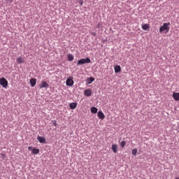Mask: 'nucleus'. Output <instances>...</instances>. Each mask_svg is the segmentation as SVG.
Instances as JSON below:
<instances>
[{"mask_svg":"<svg viewBox=\"0 0 179 179\" xmlns=\"http://www.w3.org/2000/svg\"><path fill=\"white\" fill-rule=\"evenodd\" d=\"M48 87H50V85H48V82H45V81H43L42 82L41 86H40V88L41 89H48Z\"/></svg>","mask_w":179,"mask_h":179,"instance_id":"obj_5","label":"nucleus"},{"mask_svg":"<svg viewBox=\"0 0 179 179\" xmlns=\"http://www.w3.org/2000/svg\"><path fill=\"white\" fill-rule=\"evenodd\" d=\"M29 82L31 87H34L36 86V84L37 83V80L36 78H31Z\"/></svg>","mask_w":179,"mask_h":179,"instance_id":"obj_7","label":"nucleus"},{"mask_svg":"<svg viewBox=\"0 0 179 179\" xmlns=\"http://www.w3.org/2000/svg\"><path fill=\"white\" fill-rule=\"evenodd\" d=\"M0 85L2 87L6 89L8 87V80L5 78H0Z\"/></svg>","mask_w":179,"mask_h":179,"instance_id":"obj_3","label":"nucleus"},{"mask_svg":"<svg viewBox=\"0 0 179 179\" xmlns=\"http://www.w3.org/2000/svg\"><path fill=\"white\" fill-rule=\"evenodd\" d=\"M5 1H9V0H5Z\"/></svg>","mask_w":179,"mask_h":179,"instance_id":"obj_27","label":"nucleus"},{"mask_svg":"<svg viewBox=\"0 0 179 179\" xmlns=\"http://www.w3.org/2000/svg\"><path fill=\"white\" fill-rule=\"evenodd\" d=\"M98 113H101V110H99Z\"/></svg>","mask_w":179,"mask_h":179,"instance_id":"obj_25","label":"nucleus"},{"mask_svg":"<svg viewBox=\"0 0 179 179\" xmlns=\"http://www.w3.org/2000/svg\"><path fill=\"white\" fill-rule=\"evenodd\" d=\"M114 70H115V73H120V72H121V66L116 65L114 67Z\"/></svg>","mask_w":179,"mask_h":179,"instance_id":"obj_11","label":"nucleus"},{"mask_svg":"<svg viewBox=\"0 0 179 179\" xmlns=\"http://www.w3.org/2000/svg\"><path fill=\"white\" fill-rule=\"evenodd\" d=\"M24 61H23V58L20 57L17 59V64H23Z\"/></svg>","mask_w":179,"mask_h":179,"instance_id":"obj_18","label":"nucleus"},{"mask_svg":"<svg viewBox=\"0 0 179 179\" xmlns=\"http://www.w3.org/2000/svg\"><path fill=\"white\" fill-rule=\"evenodd\" d=\"M32 153L33 155H38V153H40V150L37 148H33Z\"/></svg>","mask_w":179,"mask_h":179,"instance_id":"obj_17","label":"nucleus"},{"mask_svg":"<svg viewBox=\"0 0 179 179\" xmlns=\"http://www.w3.org/2000/svg\"><path fill=\"white\" fill-rule=\"evenodd\" d=\"M138 153V150L137 149H133L132 150V155L134 156H136V155Z\"/></svg>","mask_w":179,"mask_h":179,"instance_id":"obj_20","label":"nucleus"},{"mask_svg":"<svg viewBox=\"0 0 179 179\" xmlns=\"http://www.w3.org/2000/svg\"><path fill=\"white\" fill-rule=\"evenodd\" d=\"M37 141L40 142V143H45V138L38 136L37 137Z\"/></svg>","mask_w":179,"mask_h":179,"instance_id":"obj_9","label":"nucleus"},{"mask_svg":"<svg viewBox=\"0 0 179 179\" xmlns=\"http://www.w3.org/2000/svg\"><path fill=\"white\" fill-rule=\"evenodd\" d=\"M78 3H80V6H83V0H78Z\"/></svg>","mask_w":179,"mask_h":179,"instance_id":"obj_22","label":"nucleus"},{"mask_svg":"<svg viewBox=\"0 0 179 179\" xmlns=\"http://www.w3.org/2000/svg\"><path fill=\"white\" fill-rule=\"evenodd\" d=\"M93 82H94V78L90 77V78H87V85H92V83H93Z\"/></svg>","mask_w":179,"mask_h":179,"instance_id":"obj_14","label":"nucleus"},{"mask_svg":"<svg viewBox=\"0 0 179 179\" xmlns=\"http://www.w3.org/2000/svg\"><path fill=\"white\" fill-rule=\"evenodd\" d=\"M98 117L100 120H104V118H106V116L104 115V113H98Z\"/></svg>","mask_w":179,"mask_h":179,"instance_id":"obj_16","label":"nucleus"},{"mask_svg":"<svg viewBox=\"0 0 179 179\" xmlns=\"http://www.w3.org/2000/svg\"><path fill=\"white\" fill-rule=\"evenodd\" d=\"M150 27L148 25V24H144L141 26V29L143 30H149Z\"/></svg>","mask_w":179,"mask_h":179,"instance_id":"obj_15","label":"nucleus"},{"mask_svg":"<svg viewBox=\"0 0 179 179\" xmlns=\"http://www.w3.org/2000/svg\"><path fill=\"white\" fill-rule=\"evenodd\" d=\"M74 83L75 82L73 81V78L72 77L67 78V80H66V86H69L70 87H72Z\"/></svg>","mask_w":179,"mask_h":179,"instance_id":"obj_4","label":"nucleus"},{"mask_svg":"<svg viewBox=\"0 0 179 179\" xmlns=\"http://www.w3.org/2000/svg\"><path fill=\"white\" fill-rule=\"evenodd\" d=\"M172 96H173L174 100H176V101H179V93L173 92Z\"/></svg>","mask_w":179,"mask_h":179,"instance_id":"obj_12","label":"nucleus"},{"mask_svg":"<svg viewBox=\"0 0 179 179\" xmlns=\"http://www.w3.org/2000/svg\"><path fill=\"white\" fill-rule=\"evenodd\" d=\"M98 109L96 107H92L91 108V113H97Z\"/></svg>","mask_w":179,"mask_h":179,"instance_id":"obj_19","label":"nucleus"},{"mask_svg":"<svg viewBox=\"0 0 179 179\" xmlns=\"http://www.w3.org/2000/svg\"><path fill=\"white\" fill-rule=\"evenodd\" d=\"M52 122H53L52 124H53L54 127H57V121L55 120Z\"/></svg>","mask_w":179,"mask_h":179,"instance_id":"obj_23","label":"nucleus"},{"mask_svg":"<svg viewBox=\"0 0 179 179\" xmlns=\"http://www.w3.org/2000/svg\"><path fill=\"white\" fill-rule=\"evenodd\" d=\"M77 106H78V103H76V102H73L69 104V108L71 110H75V108H76Z\"/></svg>","mask_w":179,"mask_h":179,"instance_id":"obj_13","label":"nucleus"},{"mask_svg":"<svg viewBox=\"0 0 179 179\" xmlns=\"http://www.w3.org/2000/svg\"><path fill=\"white\" fill-rule=\"evenodd\" d=\"M84 94L85 96H86L87 97H90V96H92V90L90 89H87L84 91Z\"/></svg>","mask_w":179,"mask_h":179,"instance_id":"obj_6","label":"nucleus"},{"mask_svg":"<svg viewBox=\"0 0 179 179\" xmlns=\"http://www.w3.org/2000/svg\"><path fill=\"white\" fill-rule=\"evenodd\" d=\"M112 150H113V153H117L118 145H117V144L112 145Z\"/></svg>","mask_w":179,"mask_h":179,"instance_id":"obj_8","label":"nucleus"},{"mask_svg":"<svg viewBox=\"0 0 179 179\" xmlns=\"http://www.w3.org/2000/svg\"><path fill=\"white\" fill-rule=\"evenodd\" d=\"M126 144H127V143L125 141H122L120 143L121 148H125Z\"/></svg>","mask_w":179,"mask_h":179,"instance_id":"obj_21","label":"nucleus"},{"mask_svg":"<svg viewBox=\"0 0 179 179\" xmlns=\"http://www.w3.org/2000/svg\"><path fill=\"white\" fill-rule=\"evenodd\" d=\"M176 179H179V178H176Z\"/></svg>","mask_w":179,"mask_h":179,"instance_id":"obj_26","label":"nucleus"},{"mask_svg":"<svg viewBox=\"0 0 179 179\" xmlns=\"http://www.w3.org/2000/svg\"><path fill=\"white\" fill-rule=\"evenodd\" d=\"M67 58H68V61H69L70 62H72V61L75 59V57L73 56V55L71 53L67 55Z\"/></svg>","mask_w":179,"mask_h":179,"instance_id":"obj_10","label":"nucleus"},{"mask_svg":"<svg viewBox=\"0 0 179 179\" xmlns=\"http://www.w3.org/2000/svg\"><path fill=\"white\" fill-rule=\"evenodd\" d=\"M170 22H167V23H164L163 26H162L159 28V33H163V31H166V33H169V30H170Z\"/></svg>","mask_w":179,"mask_h":179,"instance_id":"obj_1","label":"nucleus"},{"mask_svg":"<svg viewBox=\"0 0 179 179\" xmlns=\"http://www.w3.org/2000/svg\"><path fill=\"white\" fill-rule=\"evenodd\" d=\"M28 150H33V147H31V146L28 147Z\"/></svg>","mask_w":179,"mask_h":179,"instance_id":"obj_24","label":"nucleus"},{"mask_svg":"<svg viewBox=\"0 0 179 179\" xmlns=\"http://www.w3.org/2000/svg\"><path fill=\"white\" fill-rule=\"evenodd\" d=\"M92 62V60H90V58L87 57L85 59H80L78 61L77 65L78 66L80 65H84V64H90Z\"/></svg>","mask_w":179,"mask_h":179,"instance_id":"obj_2","label":"nucleus"}]
</instances>
